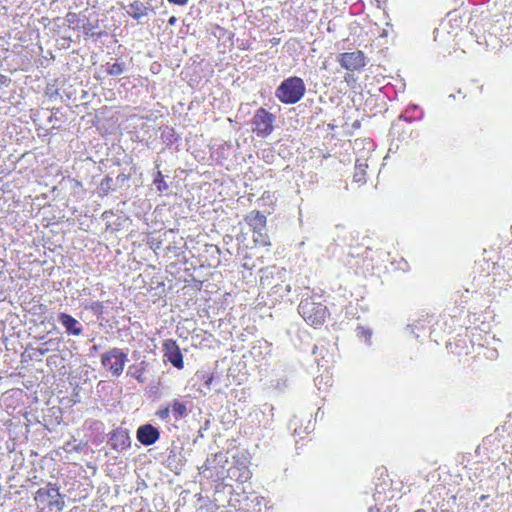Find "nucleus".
Returning a JSON list of instances; mask_svg holds the SVG:
<instances>
[{"mask_svg":"<svg viewBox=\"0 0 512 512\" xmlns=\"http://www.w3.org/2000/svg\"><path fill=\"white\" fill-rule=\"evenodd\" d=\"M201 491L196 494L199 501H207L212 504L211 512L228 505L229 497L233 494L234 485L226 482H200Z\"/></svg>","mask_w":512,"mask_h":512,"instance_id":"1","label":"nucleus"},{"mask_svg":"<svg viewBox=\"0 0 512 512\" xmlns=\"http://www.w3.org/2000/svg\"><path fill=\"white\" fill-rule=\"evenodd\" d=\"M298 312L306 323L313 327L322 326L329 315V311L322 302H316L313 297L301 300Z\"/></svg>","mask_w":512,"mask_h":512,"instance_id":"2","label":"nucleus"},{"mask_svg":"<svg viewBox=\"0 0 512 512\" xmlns=\"http://www.w3.org/2000/svg\"><path fill=\"white\" fill-rule=\"evenodd\" d=\"M306 92L304 81L297 76L284 79L276 88L275 96L284 104H295Z\"/></svg>","mask_w":512,"mask_h":512,"instance_id":"3","label":"nucleus"},{"mask_svg":"<svg viewBox=\"0 0 512 512\" xmlns=\"http://www.w3.org/2000/svg\"><path fill=\"white\" fill-rule=\"evenodd\" d=\"M49 488H40L35 494V501L38 505L48 506L50 510L56 508L57 510H62L64 507V497L60 493V487L57 486L55 482L52 484L48 482Z\"/></svg>","mask_w":512,"mask_h":512,"instance_id":"4","label":"nucleus"},{"mask_svg":"<svg viewBox=\"0 0 512 512\" xmlns=\"http://www.w3.org/2000/svg\"><path fill=\"white\" fill-rule=\"evenodd\" d=\"M127 361V353L117 347H114L101 355V364L115 377H119L123 373L124 366Z\"/></svg>","mask_w":512,"mask_h":512,"instance_id":"5","label":"nucleus"},{"mask_svg":"<svg viewBox=\"0 0 512 512\" xmlns=\"http://www.w3.org/2000/svg\"><path fill=\"white\" fill-rule=\"evenodd\" d=\"M252 472L248 467V459L245 455L235 456L233 465L227 470L226 474L219 475L217 480H225L226 478L235 480H250Z\"/></svg>","mask_w":512,"mask_h":512,"instance_id":"6","label":"nucleus"},{"mask_svg":"<svg viewBox=\"0 0 512 512\" xmlns=\"http://www.w3.org/2000/svg\"><path fill=\"white\" fill-rule=\"evenodd\" d=\"M275 119V116L268 112L264 108H259L253 118H252V125L253 131L257 134L259 137H266L270 135L273 131V121Z\"/></svg>","mask_w":512,"mask_h":512,"instance_id":"7","label":"nucleus"},{"mask_svg":"<svg viewBox=\"0 0 512 512\" xmlns=\"http://www.w3.org/2000/svg\"><path fill=\"white\" fill-rule=\"evenodd\" d=\"M107 445L118 453H121L131 446L129 430L119 426L107 434Z\"/></svg>","mask_w":512,"mask_h":512,"instance_id":"8","label":"nucleus"},{"mask_svg":"<svg viewBox=\"0 0 512 512\" xmlns=\"http://www.w3.org/2000/svg\"><path fill=\"white\" fill-rule=\"evenodd\" d=\"M84 426L87 429V441L94 446L101 445L107 438L105 433L104 423L100 420L89 419L86 420Z\"/></svg>","mask_w":512,"mask_h":512,"instance_id":"9","label":"nucleus"},{"mask_svg":"<svg viewBox=\"0 0 512 512\" xmlns=\"http://www.w3.org/2000/svg\"><path fill=\"white\" fill-rule=\"evenodd\" d=\"M365 55L362 51L357 50L353 52L341 53L338 57V62L342 68L348 71L360 70L366 65Z\"/></svg>","mask_w":512,"mask_h":512,"instance_id":"10","label":"nucleus"},{"mask_svg":"<svg viewBox=\"0 0 512 512\" xmlns=\"http://www.w3.org/2000/svg\"><path fill=\"white\" fill-rule=\"evenodd\" d=\"M425 498L428 503H435V506L437 504L441 505V502L456 503V495L450 493V490L443 483L434 485Z\"/></svg>","mask_w":512,"mask_h":512,"instance_id":"11","label":"nucleus"},{"mask_svg":"<svg viewBox=\"0 0 512 512\" xmlns=\"http://www.w3.org/2000/svg\"><path fill=\"white\" fill-rule=\"evenodd\" d=\"M164 357L169 361L175 368L182 369L184 366L183 355L180 351L179 346L174 340H166L163 343Z\"/></svg>","mask_w":512,"mask_h":512,"instance_id":"12","label":"nucleus"},{"mask_svg":"<svg viewBox=\"0 0 512 512\" xmlns=\"http://www.w3.org/2000/svg\"><path fill=\"white\" fill-rule=\"evenodd\" d=\"M137 440L144 446L153 445L160 438V431L152 424H143L136 431Z\"/></svg>","mask_w":512,"mask_h":512,"instance_id":"13","label":"nucleus"},{"mask_svg":"<svg viewBox=\"0 0 512 512\" xmlns=\"http://www.w3.org/2000/svg\"><path fill=\"white\" fill-rule=\"evenodd\" d=\"M222 462H227V458L225 454L219 452L214 454L212 459H207L205 465L202 467L203 471L201 474L205 478H217V473L219 475L224 474L223 467H221V470L218 468V465Z\"/></svg>","mask_w":512,"mask_h":512,"instance_id":"14","label":"nucleus"},{"mask_svg":"<svg viewBox=\"0 0 512 512\" xmlns=\"http://www.w3.org/2000/svg\"><path fill=\"white\" fill-rule=\"evenodd\" d=\"M393 482H378L375 486L373 500L377 505H384L387 500H392L396 492L391 488Z\"/></svg>","mask_w":512,"mask_h":512,"instance_id":"15","label":"nucleus"},{"mask_svg":"<svg viewBox=\"0 0 512 512\" xmlns=\"http://www.w3.org/2000/svg\"><path fill=\"white\" fill-rule=\"evenodd\" d=\"M57 320L65 328V332L68 335L78 336L82 334V324L70 314L61 312L58 314Z\"/></svg>","mask_w":512,"mask_h":512,"instance_id":"16","label":"nucleus"},{"mask_svg":"<svg viewBox=\"0 0 512 512\" xmlns=\"http://www.w3.org/2000/svg\"><path fill=\"white\" fill-rule=\"evenodd\" d=\"M124 9H126L127 15L137 21L147 16L149 12L148 7L139 0L131 2L128 6L124 7Z\"/></svg>","mask_w":512,"mask_h":512,"instance_id":"17","label":"nucleus"},{"mask_svg":"<svg viewBox=\"0 0 512 512\" xmlns=\"http://www.w3.org/2000/svg\"><path fill=\"white\" fill-rule=\"evenodd\" d=\"M245 220L253 232L266 229V216L259 211L250 212Z\"/></svg>","mask_w":512,"mask_h":512,"instance_id":"18","label":"nucleus"},{"mask_svg":"<svg viewBox=\"0 0 512 512\" xmlns=\"http://www.w3.org/2000/svg\"><path fill=\"white\" fill-rule=\"evenodd\" d=\"M116 190L114 179L110 175H106L97 186L96 193L98 197L104 198Z\"/></svg>","mask_w":512,"mask_h":512,"instance_id":"19","label":"nucleus"},{"mask_svg":"<svg viewBox=\"0 0 512 512\" xmlns=\"http://www.w3.org/2000/svg\"><path fill=\"white\" fill-rule=\"evenodd\" d=\"M171 414L175 421H178L188 415V409L185 402L178 399L172 400L170 403Z\"/></svg>","mask_w":512,"mask_h":512,"instance_id":"20","label":"nucleus"},{"mask_svg":"<svg viewBox=\"0 0 512 512\" xmlns=\"http://www.w3.org/2000/svg\"><path fill=\"white\" fill-rule=\"evenodd\" d=\"M160 138L162 140V142L164 144H166V146L170 147L172 146L173 144H175L178 140H179V135L176 133V131L174 130V128L172 127H169V126H165L162 130H161V135H160Z\"/></svg>","mask_w":512,"mask_h":512,"instance_id":"21","label":"nucleus"},{"mask_svg":"<svg viewBox=\"0 0 512 512\" xmlns=\"http://www.w3.org/2000/svg\"><path fill=\"white\" fill-rule=\"evenodd\" d=\"M236 487L234 486L233 494L229 497L228 506L236 508L237 505L241 503L242 500H246L244 488L240 487V484L243 482H236Z\"/></svg>","mask_w":512,"mask_h":512,"instance_id":"22","label":"nucleus"},{"mask_svg":"<svg viewBox=\"0 0 512 512\" xmlns=\"http://www.w3.org/2000/svg\"><path fill=\"white\" fill-rule=\"evenodd\" d=\"M61 344V338H51L43 343L37 348V352L40 355H45L49 351H58Z\"/></svg>","mask_w":512,"mask_h":512,"instance_id":"23","label":"nucleus"},{"mask_svg":"<svg viewBox=\"0 0 512 512\" xmlns=\"http://www.w3.org/2000/svg\"><path fill=\"white\" fill-rule=\"evenodd\" d=\"M146 363L142 361L139 365H131L128 368L127 375L136 379L138 382L143 383L145 379L143 378V373L146 369Z\"/></svg>","mask_w":512,"mask_h":512,"instance_id":"24","label":"nucleus"},{"mask_svg":"<svg viewBox=\"0 0 512 512\" xmlns=\"http://www.w3.org/2000/svg\"><path fill=\"white\" fill-rule=\"evenodd\" d=\"M367 167H368V165H367L366 161L357 159V161L355 163V172H354V176H353L355 182H358V183L366 182L365 174H366Z\"/></svg>","mask_w":512,"mask_h":512,"instance_id":"25","label":"nucleus"},{"mask_svg":"<svg viewBox=\"0 0 512 512\" xmlns=\"http://www.w3.org/2000/svg\"><path fill=\"white\" fill-rule=\"evenodd\" d=\"M298 424H299V420L297 417H294L293 419L290 420L289 425L291 428L293 427L294 435H301L302 432L308 434L314 429V426L312 425L311 420L308 421L307 426H305V428L303 430H302V427H298Z\"/></svg>","mask_w":512,"mask_h":512,"instance_id":"26","label":"nucleus"},{"mask_svg":"<svg viewBox=\"0 0 512 512\" xmlns=\"http://www.w3.org/2000/svg\"><path fill=\"white\" fill-rule=\"evenodd\" d=\"M314 383H315V386L318 388V390H320V391L325 390L332 385V377L327 372L325 374L317 376L314 379Z\"/></svg>","mask_w":512,"mask_h":512,"instance_id":"27","label":"nucleus"},{"mask_svg":"<svg viewBox=\"0 0 512 512\" xmlns=\"http://www.w3.org/2000/svg\"><path fill=\"white\" fill-rule=\"evenodd\" d=\"M126 69V65L124 62L116 61L113 64L107 63L106 72L108 75L111 76H118L121 75Z\"/></svg>","mask_w":512,"mask_h":512,"instance_id":"28","label":"nucleus"},{"mask_svg":"<svg viewBox=\"0 0 512 512\" xmlns=\"http://www.w3.org/2000/svg\"><path fill=\"white\" fill-rule=\"evenodd\" d=\"M253 240L256 245L259 246H269L270 240L269 236L267 235L266 229L265 230H259L253 232Z\"/></svg>","mask_w":512,"mask_h":512,"instance_id":"29","label":"nucleus"},{"mask_svg":"<svg viewBox=\"0 0 512 512\" xmlns=\"http://www.w3.org/2000/svg\"><path fill=\"white\" fill-rule=\"evenodd\" d=\"M356 335L359 339L363 340L366 344L370 345L372 330L363 326H358L356 328Z\"/></svg>","mask_w":512,"mask_h":512,"instance_id":"30","label":"nucleus"},{"mask_svg":"<svg viewBox=\"0 0 512 512\" xmlns=\"http://www.w3.org/2000/svg\"><path fill=\"white\" fill-rule=\"evenodd\" d=\"M85 308L91 310L98 319H103L104 305L102 302L93 301L90 303V305L86 306Z\"/></svg>","mask_w":512,"mask_h":512,"instance_id":"31","label":"nucleus"},{"mask_svg":"<svg viewBox=\"0 0 512 512\" xmlns=\"http://www.w3.org/2000/svg\"><path fill=\"white\" fill-rule=\"evenodd\" d=\"M153 184L156 186L158 192H164L168 189V184L165 182L161 171H157L153 180Z\"/></svg>","mask_w":512,"mask_h":512,"instance_id":"32","label":"nucleus"},{"mask_svg":"<svg viewBox=\"0 0 512 512\" xmlns=\"http://www.w3.org/2000/svg\"><path fill=\"white\" fill-rule=\"evenodd\" d=\"M67 452H80L84 453L85 455L89 454L92 450L89 449L88 441H76V444L72 448H66Z\"/></svg>","mask_w":512,"mask_h":512,"instance_id":"33","label":"nucleus"},{"mask_svg":"<svg viewBox=\"0 0 512 512\" xmlns=\"http://www.w3.org/2000/svg\"><path fill=\"white\" fill-rule=\"evenodd\" d=\"M170 414H171L170 404L159 408L155 413V415L157 417H159L161 420H164V421L170 420Z\"/></svg>","mask_w":512,"mask_h":512,"instance_id":"34","label":"nucleus"},{"mask_svg":"<svg viewBox=\"0 0 512 512\" xmlns=\"http://www.w3.org/2000/svg\"><path fill=\"white\" fill-rule=\"evenodd\" d=\"M130 179V174H126L124 172H121L117 175V177L114 179V183L116 188H122Z\"/></svg>","mask_w":512,"mask_h":512,"instance_id":"35","label":"nucleus"},{"mask_svg":"<svg viewBox=\"0 0 512 512\" xmlns=\"http://www.w3.org/2000/svg\"><path fill=\"white\" fill-rule=\"evenodd\" d=\"M452 503H442L441 505L437 504L432 508V512H454L452 509Z\"/></svg>","mask_w":512,"mask_h":512,"instance_id":"36","label":"nucleus"},{"mask_svg":"<svg viewBox=\"0 0 512 512\" xmlns=\"http://www.w3.org/2000/svg\"><path fill=\"white\" fill-rule=\"evenodd\" d=\"M419 118L418 116H414L411 112V108H407L400 116L399 120H404L407 122H412L413 120Z\"/></svg>","mask_w":512,"mask_h":512,"instance_id":"37","label":"nucleus"},{"mask_svg":"<svg viewBox=\"0 0 512 512\" xmlns=\"http://www.w3.org/2000/svg\"><path fill=\"white\" fill-rule=\"evenodd\" d=\"M262 272H263V275L260 278L261 284L262 285H265V284L270 285V284H272V282L270 281V278L274 277V272L272 270L271 271L264 270Z\"/></svg>","mask_w":512,"mask_h":512,"instance_id":"38","label":"nucleus"},{"mask_svg":"<svg viewBox=\"0 0 512 512\" xmlns=\"http://www.w3.org/2000/svg\"><path fill=\"white\" fill-rule=\"evenodd\" d=\"M93 29H94V27L90 23H88V24L83 26V32L87 36H94L95 35Z\"/></svg>","mask_w":512,"mask_h":512,"instance_id":"39","label":"nucleus"},{"mask_svg":"<svg viewBox=\"0 0 512 512\" xmlns=\"http://www.w3.org/2000/svg\"><path fill=\"white\" fill-rule=\"evenodd\" d=\"M11 82V79L6 75L0 74V86L8 87Z\"/></svg>","mask_w":512,"mask_h":512,"instance_id":"40","label":"nucleus"},{"mask_svg":"<svg viewBox=\"0 0 512 512\" xmlns=\"http://www.w3.org/2000/svg\"><path fill=\"white\" fill-rule=\"evenodd\" d=\"M163 0H144L143 4H145L148 7L149 11H154L153 3L161 2Z\"/></svg>","mask_w":512,"mask_h":512,"instance_id":"41","label":"nucleus"},{"mask_svg":"<svg viewBox=\"0 0 512 512\" xmlns=\"http://www.w3.org/2000/svg\"><path fill=\"white\" fill-rule=\"evenodd\" d=\"M324 349V343L318 342L313 347V354H317L319 350H321L320 354L322 355V350Z\"/></svg>","mask_w":512,"mask_h":512,"instance_id":"42","label":"nucleus"},{"mask_svg":"<svg viewBox=\"0 0 512 512\" xmlns=\"http://www.w3.org/2000/svg\"><path fill=\"white\" fill-rule=\"evenodd\" d=\"M376 473L378 474V478H384L387 476V469L385 467H380L376 470Z\"/></svg>","mask_w":512,"mask_h":512,"instance_id":"43","label":"nucleus"},{"mask_svg":"<svg viewBox=\"0 0 512 512\" xmlns=\"http://www.w3.org/2000/svg\"><path fill=\"white\" fill-rule=\"evenodd\" d=\"M169 3L179 6H185L188 4L189 0H167Z\"/></svg>","mask_w":512,"mask_h":512,"instance_id":"44","label":"nucleus"},{"mask_svg":"<svg viewBox=\"0 0 512 512\" xmlns=\"http://www.w3.org/2000/svg\"><path fill=\"white\" fill-rule=\"evenodd\" d=\"M214 381V375L213 374H210L207 379L205 380V386L207 389H210L211 388V384L212 382Z\"/></svg>","mask_w":512,"mask_h":512,"instance_id":"45","label":"nucleus"},{"mask_svg":"<svg viewBox=\"0 0 512 512\" xmlns=\"http://www.w3.org/2000/svg\"><path fill=\"white\" fill-rule=\"evenodd\" d=\"M368 512H382V505H377L375 503L374 506H370Z\"/></svg>","mask_w":512,"mask_h":512,"instance_id":"46","label":"nucleus"},{"mask_svg":"<svg viewBox=\"0 0 512 512\" xmlns=\"http://www.w3.org/2000/svg\"><path fill=\"white\" fill-rule=\"evenodd\" d=\"M463 470H465V474H460L459 475L461 477V479H463L465 477L468 480H472V475L470 473V470H467L465 467L463 468Z\"/></svg>","mask_w":512,"mask_h":512,"instance_id":"47","label":"nucleus"},{"mask_svg":"<svg viewBox=\"0 0 512 512\" xmlns=\"http://www.w3.org/2000/svg\"><path fill=\"white\" fill-rule=\"evenodd\" d=\"M442 470H443L442 468H439L437 471H435V472L432 474V476H431V477H432L433 479H434V478H438V480H440V479H441V477H442V474H441V471H442Z\"/></svg>","mask_w":512,"mask_h":512,"instance_id":"48","label":"nucleus"},{"mask_svg":"<svg viewBox=\"0 0 512 512\" xmlns=\"http://www.w3.org/2000/svg\"><path fill=\"white\" fill-rule=\"evenodd\" d=\"M414 328H416V326H414V325H408V326H407V329H409V330H410V332H411L412 334H414L416 338H419V334L415 332Z\"/></svg>","mask_w":512,"mask_h":512,"instance_id":"49","label":"nucleus"},{"mask_svg":"<svg viewBox=\"0 0 512 512\" xmlns=\"http://www.w3.org/2000/svg\"><path fill=\"white\" fill-rule=\"evenodd\" d=\"M75 444H76V439H73V440H71V441H68V442L65 444L64 449L66 450V448H72Z\"/></svg>","mask_w":512,"mask_h":512,"instance_id":"50","label":"nucleus"},{"mask_svg":"<svg viewBox=\"0 0 512 512\" xmlns=\"http://www.w3.org/2000/svg\"><path fill=\"white\" fill-rule=\"evenodd\" d=\"M108 489H109V488L107 487V485H106V484H105V485H103V486H100V487L98 488L99 492H101V493H102V495H104V494L108 493Z\"/></svg>","mask_w":512,"mask_h":512,"instance_id":"51","label":"nucleus"},{"mask_svg":"<svg viewBox=\"0 0 512 512\" xmlns=\"http://www.w3.org/2000/svg\"><path fill=\"white\" fill-rule=\"evenodd\" d=\"M119 493H120V492H119V486L115 485V487H114V494H113V495H111V499H112L113 497H117V496L119 495ZM107 497H110V495L108 494V495H107Z\"/></svg>","mask_w":512,"mask_h":512,"instance_id":"52","label":"nucleus"},{"mask_svg":"<svg viewBox=\"0 0 512 512\" xmlns=\"http://www.w3.org/2000/svg\"><path fill=\"white\" fill-rule=\"evenodd\" d=\"M177 23V18L175 16H171L168 20V24L173 26Z\"/></svg>","mask_w":512,"mask_h":512,"instance_id":"53","label":"nucleus"},{"mask_svg":"<svg viewBox=\"0 0 512 512\" xmlns=\"http://www.w3.org/2000/svg\"><path fill=\"white\" fill-rule=\"evenodd\" d=\"M140 485H142L143 487H146L145 481L137 482L136 491H139L141 489Z\"/></svg>","mask_w":512,"mask_h":512,"instance_id":"54","label":"nucleus"},{"mask_svg":"<svg viewBox=\"0 0 512 512\" xmlns=\"http://www.w3.org/2000/svg\"><path fill=\"white\" fill-rule=\"evenodd\" d=\"M219 510H220L219 512H234L231 509H226V506L224 508H220Z\"/></svg>","mask_w":512,"mask_h":512,"instance_id":"55","label":"nucleus"},{"mask_svg":"<svg viewBox=\"0 0 512 512\" xmlns=\"http://www.w3.org/2000/svg\"><path fill=\"white\" fill-rule=\"evenodd\" d=\"M409 108H411V112H414L415 110L418 109V106L417 105H412Z\"/></svg>","mask_w":512,"mask_h":512,"instance_id":"56","label":"nucleus"},{"mask_svg":"<svg viewBox=\"0 0 512 512\" xmlns=\"http://www.w3.org/2000/svg\"><path fill=\"white\" fill-rule=\"evenodd\" d=\"M291 290L290 285H286V291L289 292Z\"/></svg>","mask_w":512,"mask_h":512,"instance_id":"57","label":"nucleus"},{"mask_svg":"<svg viewBox=\"0 0 512 512\" xmlns=\"http://www.w3.org/2000/svg\"><path fill=\"white\" fill-rule=\"evenodd\" d=\"M97 349H98V348H97V346H96V345L92 346V348H91V350H93V351H97Z\"/></svg>","mask_w":512,"mask_h":512,"instance_id":"58","label":"nucleus"},{"mask_svg":"<svg viewBox=\"0 0 512 512\" xmlns=\"http://www.w3.org/2000/svg\"><path fill=\"white\" fill-rule=\"evenodd\" d=\"M414 512H426V510H424V509H417V510H416V511H414Z\"/></svg>","mask_w":512,"mask_h":512,"instance_id":"59","label":"nucleus"},{"mask_svg":"<svg viewBox=\"0 0 512 512\" xmlns=\"http://www.w3.org/2000/svg\"><path fill=\"white\" fill-rule=\"evenodd\" d=\"M273 269L275 270V268H273ZM276 272H277V274H280V273H281V270L276 269Z\"/></svg>","mask_w":512,"mask_h":512,"instance_id":"60","label":"nucleus"}]
</instances>
